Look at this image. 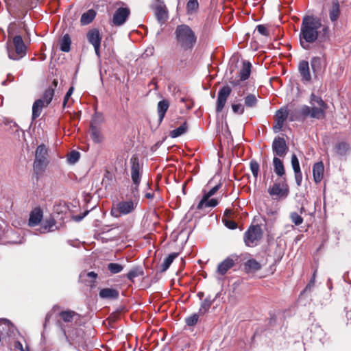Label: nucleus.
Segmentation results:
<instances>
[{"mask_svg": "<svg viewBox=\"0 0 351 351\" xmlns=\"http://www.w3.org/2000/svg\"><path fill=\"white\" fill-rule=\"evenodd\" d=\"M72 341H73V342L71 343H73V344L80 345L82 343V341L78 339H73Z\"/></svg>", "mask_w": 351, "mask_h": 351, "instance_id": "obj_61", "label": "nucleus"}, {"mask_svg": "<svg viewBox=\"0 0 351 351\" xmlns=\"http://www.w3.org/2000/svg\"><path fill=\"white\" fill-rule=\"evenodd\" d=\"M143 274V271L141 268L136 267V268L131 269L128 272L127 277L129 280L133 281L136 277H138V276L142 275Z\"/></svg>", "mask_w": 351, "mask_h": 351, "instance_id": "obj_40", "label": "nucleus"}, {"mask_svg": "<svg viewBox=\"0 0 351 351\" xmlns=\"http://www.w3.org/2000/svg\"><path fill=\"white\" fill-rule=\"evenodd\" d=\"M215 298H211V297L209 295L207 298H206L201 303L200 307L198 311V314L200 315H203L205 313H206L209 308H210L211 305L215 300Z\"/></svg>", "mask_w": 351, "mask_h": 351, "instance_id": "obj_29", "label": "nucleus"}, {"mask_svg": "<svg viewBox=\"0 0 351 351\" xmlns=\"http://www.w3.org/2000/svg\"><path fill=\"white\" fill-rule=\"evenodd\" d=\"M90 136L92 140L97 143L101 142L103 140L100 131L95 126H91Z\"/></svg>", "mask_w": 351, "mask_h": 351, "instance_id": "obj_39", "label": "nucleus"}, {"mask_svg": "<svg viewBox=\"0 0 351 351\" xmlns=\"http://www.w3.org/2000/svg\"><path fill=\"white\" fill-rule=\"evenodd\" d=\"M199 315H200L198 313H194V314L186 317V319H185L186 324L189 326H195L198 322Z\"/></svg>", "mask_w": 351, "mask_h": 351, "instance_id": "obj_42", "label": "nucleus"}, {"mask_svg": "<svg viewBox=\"0 0 351 351\" xmlns=\"http://www.w3.org/2000/svg\"><path fill=\"white\" fill-rule=\"evenodd\" d=\"M311 64L313 71L319 69L321 66V58L319 57H313L311 60Z\"/></svg>", "mask_w": 351, "mask_h": 351, "instance_id": "obj_50", "label": "nucleus"}, {"mask_svg": "<svg viewBox=\"0 0 351 351\" xmlns=\"http://www.w3.org/2000/svg\"><path fill=\"white\" fill-rule=\"evenodd\" d=\"M151 8L154 10L155 16L158 21L162 24L168 18V12L166 5H151Z\"/></svg>", "mask_w": 351, "mask_h": 351, "instance_id": "obj_20", "label": "nucleus"}, {"mask_svg": "<svg viewBox=\"0 0 351 351\" xmlns=\"http://www.w3.org/2000/svg\"><path fill=\"white\" fill-rule=\"evenodd\" d=\"M178 256V253H171L166 257L160 265V271H165L169 267L173 260Z\"/></svg>", "mask_w": 351, "mask_h": 351, "instance_id": "obj_34", "label": "nucleus"}, {"mask_svg": "<svg viewBox=\"0 0 351 351\" xmlns=\"http://www.w3.org/2000/svg\"><path fill=\"white\" fill-rule=\"evenodd\" d=\"M225 225L226 227H228L229 229L234 230L236 229L237 227V224L236 222L232 220H224Z\"/></svg>", "mask_w": 351, "mask_h": 351, "instance_id": "obj_54", "label": "nucleus"}, {"mask_svg": "<svg viewBox=\"0 0 351 351\" xmlns=\"http://www.w3.org/2000/svg\"><path fill=\"white\" fill-rule=\"evenodd\" d=\"M130 14L128 8H119L117 9L112 18V23L116 26L122 25L127 20Z\"/></svg>", "mask_w": 351, "mask_h": 351, "instance_id": "obj_14", "label": "nucleus"}, {"mask_svg": "<svg viewBox=\"0 0 351 351\" xmlns=\"http://www.w3.org/2000/svg\"><path fill=\"white\" fill-rule=\"evenodd\" d=\"M56 226V221L53 219L50 218L46 219L41 225L39 232L40 234L47 233L55 230L54 227Z\"/></svg>", "mask_w": 351, "mask_h": 351, "instance_id": "obj_28", "label": "nucleus"}, {"mask_svg": "<svg viewBox=\"0 0 351 351\" xmlns=\"http://www.w3.org/2000/svg\"><path fill=\"white\" fill-rule=\"evenodd\" d=\"M131 164V179L132 184L130 186V193H138V186L141 178V167L139 163L138 158L136 156H132L130 158Z\"/></svg>", "mask_w": 351, "mask_h": 351, "instance_id": "obj_7", "label": "nucleus"}, {"mask_svg": "<svg viewBox=\"0 0 351 351\" xmlns=\"http://www.w3.org/2000/svg\"><path fill=\"white\" fill-rule=\"evenodd\" d=\"M268 193L274 197L281 198L286 197L289 193V187L286 178H278L274 184L268 188Z\"/></svg>", "mask_w": 351, "mask_h": 351, "instance_id": "obj_8", "label": "nucleus"}, {"mask_svg": "<svg viewBox=\"0 0 351 351\" xmlns=\"http://www.w3.org/2000/svg\"><path fill=\"white\" fill-rule=\"evenodd\" d=\"M262 230L259 226H252L244 234V241L246 245L256 246L262 237Z\"/></svg>", "mask_w": 351, "mask_h": 351, "instance_id": "obj_9", "label": "nucleus"}, {"mask_svg": "<svg viewBox=\"0 0 351 351\" xmlns=\"http://www.w3.org/2000/svg\"><path fill=\"white\" fill-rule=\"evenodd\" d=\"M154 193H151V192H149V193H146L145 196L146 198L147 199H152L154 197Z\"/></svg>", "mask_w": 351, "mask_h": 351, "instance_id": "obj_59", "label": "nucleus"}, {"mask_svg": "<svg viewBox=\"0 0 351 351\" xmlns=\"http://www.w3.org/2000/svg\"><path fill=\"white\" fill-rule=\"evenodd\" d=\"M71 40L70 36L68 34L63 36L60 40V49L64 52H69L71 49Z\"/></svg>", "mask_w": 351, "mask_h": 351, "instance_id": "obj_36", "label": "nucleus"}, {"mask_svg": "<svg viewBox=\"0 0 351 351\" xmlns=\"http://www.w3.org/2000/svg\"><path fill=\"white\" fill-rule=\"evenodd\" d=\"M250 166V170H251L254 177H255L256 178L258 176V172H259L258 163L255 160H251Z\"/></svg>", "mask_w": 351, "mask_h": 351, "instance_id": "obj_47", "label": "nucleus"}, {"mask_svg": "<svg viewBox=\"0 0 351 351\" xmlns=\"http://www.w3.org/2000/svg\"><path fill=\"white\" fill-rule=\"evenodd\" d=\"M59 316L65 323L72 322L76 317H80L79 314L71 310L61 311Z\"/></svg>", "mask_w": 351, "mask_h": 351, "instance_id": "obj_27", "label": "nucleus"}, {"mask_svg": "<svg viewBox=\"0 0 351 351\" xmlns=\"http://www.w3.org/2000/svg\"><path fill=\"white\" fill-rule=\"evenodd\" d=\"M99 296L103 299H116L119 297V291L112 288H104L100 290Z\"/></svg>", "mask_w": 351, "mask_h": 351, "instance_id": "obj_26", "label": "nucleus"}, {"mask_svg": "<svg viewBox=\"0 0 351 351\" xmlns=\"http://www.w3.org/2000/svg\"><path fill=\"white\" fill-rule=\"evenodd\" d=\"M87 276L88 277H90V278H96L97 276V274L96 273H95L94 271H90L87 274Z\"/></svg>", "mask_w": 351, "mask_h": 351, "instance_id": "obj_58", "label": "nucleus"}, {"mask_svg": "<svg viewBox=\"0 0 351 351\" xmlns=\"http://www.w3.org/2000/svg\"><path fill=\"white\" fill-rule=\"evenodd\" d=\"M188 129L186 122H184L183 124H182L180 126H179L178 128L173 130L170 132V136L172 138H176L178 137L183 134H184Z\"/></svg>", "mask_w": 351, "mask_h": 351, "instance_id": "obj_37", "label": "nucleus"}, {"mask_svg": "<svg viewBox=\"0 0 351 351\" xmlns=\"http://www.w3.org/2000/svg\"><path fill=\"white\" fill-rule=\"evenodd\" d=\"M220 187H221V184H219L215 186L214 187H213L209 191H208V192L204 191V202L206 201L207 199H209L210 197H211L213 195H214L217 192V191L220 189Z\"/></svg>", "mask_w": 351, "mask_h": 351, "instance_id": "obj_44", "label": "nucleus"}, {"mask_svg": "<svg viewBox=\"0 0 351 351\" xmlns=\"http://www.w3.org/2000/svg\"><path fill=\"white\" fill-rule=\"evenodd\" d=\"M244 268L247 272H255L261 269V265L255 259L252 258L245 263Z\"/></svg>", "mask_w": 351, "mask_h": 351, "instance_id": "obj_30", "label": "nucleus"}, {"mask_svg": "<svg viewBox=\"0 0 351 351\" xmlns=\"http://www.w3.org/2000/svg\"><path fill=\"white\" fill-rule=\"evenodd\" d=\"M291 166L293 167V171L300 170L299 160L295 154H293L291 156Z\"/></svg>", "mask_w": 351, "mask_h": 351, "instance_id": "obj_49", "label": "nucleus"}, {"mask_svg": "<svg viewBox=\"0 0 351 351\" xmlns=\"http://www.w3.org/2000/svg\"><path fill=\"white\" fill-rule=\"evenodd\" d=\"M232 89L228 86L221 87L217 94L216 111L220 112L223 110L228 98L230 95Z\"/></svg>", "mask_w": 351, "mask_h": 351, "instance_id": "obj_11", "label": "nucleus"}, {"mask_svg": "<svg viewBox=\"0 0 351 351\" xmlns=\"http://www.w3.org/2000/svg\"><path fill=\"white\" fill-rule=\"evenodd\" d=\"M232 111L239 114H243L245 111V106L241 104H237L232 105Z\"/></svg>", "mask_w": 351, "mask_h": 351, "instance_id": "obj_48", "label": "nucleus"}, {"mask_svg": "<svg viewBox=\"0 0 351 351\" xmlns=\"http://www.w3.org/2000/svg\"><path fill=\"white\" fill-rule=\"evenodd\" d=\"M199 3L197 0H189L186 4V9L189 13H193L197 10Z\"/></svg>", "mask_w": 351, "mask_h": 351, "instance_id": "obj_41", "label": "nucleus"}, {"mask_svg": "<svg viewBox=\"0 0 351 351\" xmlns=\"http://www.w3.org/2000/svg\"><path fill=\"white\" fill-rule=\"evenodd\" d=\"M289 147L285 140L282 137H276L272 143V151L274 156L284 158L287 154Z\"/></svg>", "mask_w": 351, "mask_h": 351, "instance_id": "obj_10", "label": "nucleus"}, {"mask_svg": "<svg viewBox=\"0 0 351 351\" xmlns=\"http://www.w3.org/2000/svg\"><path fill=\"white\" fill-rule=\"evenodd\" d=\"M303 212H304V208L303 207H302V208H300V214H302V213H303Z\"/></svg>", "mask_w": 351, "mask_h": 351, "instance_id": "obj_63", "label": "nucleus"}, {"mask_svg": "<svg viewBox=\"0 0 351 351\" xmlns=\"http://www.w3.org/2000/svg\"><path fill=\"white\" fill-rule=\"evenodd\" d=\"M96 16V12L93 10H89L87 12H84L80 19V22L82 25H88L93 20L95 19Z\"/></svg>", "mask_w": 351, "mask_h": 351, "instance_id": "obj_32", "label": "nucleus"}, {"mask_svg": "<svg viewBox=\"0 0 351 351\" xmlns=\"http://www.w3.org/2000/svg\"><path fill=\"white\" fill-rule=\"evenodd\" d=\"M49 161L47 159V149L45 145L38 146L34 161L33 169L37 176H41L45 172Z\"/></svg>", "mask_w": 351, "mask_h": 351, "instance_id": "obj_6", "label": "nucleus"}, {"mask_svg": "<svg viewBox=\"0 0 351 351\" xmlns=\"http://www.w3.org/2000/svg\"><path fill=\"white\" fill-rule=\"evenodd\" d=\"M273 167L274 173L279 177V178H285V166L280 158L276 156L274 157Z\"/></svg>", "mask_w": 351, "mask_h": 351, "instance_id": "obj_22", "label": "nucleus"}, {"mask_svg": "<svg viewBox=\"0 0 351 351\" xmlns=\"http://www.w3.org/2000/svg\"><path fill=\"white\" fill-rule=\"evenodd\" d=\"M108 269L112 274H115L123 270V266L118 263H110L108 265Z\"/></svg>", "mask_w": 351, "mask_h": 351, "instance_id": "obj_45", "label": "nucleus"}, {"mask_svg": "<svg viewBox=\"0 0 351 351\" xmlns=\"http://www.w3.org/2000/svg\"><path fill=\"white\" fill-rule=\"evenodd\" d=\"M14 348L16 350H19L21 351H29L28 348H26L25 350L23 348V345L19 341H16L14 343Z\"/></svg>", "mask_w": 351, "mask_h": 351, "instance_id": "obj_56", "label": "nucleus"}, {"mask_svg": "<svg viewBox=\"0 0 351 351\" xmlns=\"http://www.w3.org/2000/svg\"><path fill=\"white\" fill-rule=\"evenodd\" d=\"M156 1V5H165V2L163 0H155Z\"/></svg>", "mask_w": 351, "mask_h": 351, "instance_id": "obj_60", "label": "nucleus"}, {"mask_svg": "<svg viewBox=\"0 0 351 351\" xmlns=\"http://www.w3.org/2000/svg\"><path fill=\"white\" fill-rule=\"evenodd\" d=\"M80 153L76 151H72L68 155L67 160L70 164H75L80 159Z\"/></svg>", "mask_w": 351, "mask_h": 351, "instance_id": "obj_46", "label": "nucleus"}, {"mask_svg": "<svg viewBox=\"0 0 351 351\" xmlns=\"http://www.w3.org/2000/svg\"><path fill=\"white\" fill-rule=\"evenodd\" d=\"M232 211L230 209H226L224 212L225 216H229L231 214Z\"/></svg>", "mask_w": 351, "mask_h": 351, "instance_id": "obj_62", "label": "nucleus"}, {"mask_svg": "<svg viewBox=\"0 0 351 351\" xmlns=\"http://www.w3.org/2000/svg\"><path fill=\"white\" fill-rule=\"evenodd\" d=\"M340 10H339V4L337 0L332 1V6L329 12L330 19L335 22L336 21L339 16Z\"/></svg>", "mask_w": 351, "mask_h": 351, "instance_id": "obj_33", "label": "nucleus"}, {"mask_svg": "<svg viewBox=\"0 0 351 351\" xmlns=\"http://www.w3.org/2000/svg\"><path fill=\"white\" fill-rule=\"evenodd\" d=\"M73 87H71L69 90L67 91L64 98V101H63V108H65L66 107V103L69 100V99L70 98V97L71 96V95L73 94Z\"/></svg>", "mask_w": 351, "mask_h": 351, "instance_id": "obj_53", "label": "nucleus"}, {"mask_svg": "<svg viewBox=\"0 0 351 351\" xmlns=\"http://www.w3.org/2000/svg\"><path fill=\"white\" fill-rule=\"evenodd\" d=\"M218 204V200L215 198H211L207 199L206 201L204 202V196L202 197V199L200 200V202L198 203L197 206V208L198 210H202L204 208L207 207H215Z\"/></svg>", "mask_w": 351, "mask_h": 351, "instance_id": "obj_31", "label": "nucleus"}, {"mask_svg": "<svg viewBox=\"0 0 351 351\" xmlns=\"http://www.w3.org/2000/svg\"><path fill=\"white\" fill-rule=\"evenodd\" d=\"M258 99L254 94H248L244 97V106L253 108L256 106Z\"/></svg>", "mask_w": 351, "mask_h": 351, "instance_id": "obj_35", "label": "nucleus"}, {"mask_svg": "<svg viewBox=\"0 0 351 351\" xmlns=\"http://www.w3.org/2000/svg\"><path fill=\"white\" fill-rule=\"evenodd\" d=\"M47 106L45 104V101L36 99L32 106V120L37 119L41 114L43 108Z\"/></svg>", "mask_w": 351, "mask_h": 351, "instance_id": "obj_25", "label": "nucleus"}, {"mask_svg": "<svg viewBox=\"0 0 351 351\" xmlns=\"http://www.w3.org/2000/svg\"><path fill=\"white\" fill-rule=\"evenodd\" d=\"M257 32L263 36H269V31L267 27L264 25H258L256 27Z\"/></svg>", "mask_w": 351, "mask_h": 351, "instance_id": "obj_51", "label": "nucleus"}, {"mask_svg": "<svg viewBox=\"0 0 351 351\" xmlns=\"http://www.w3.org/2000/svg\"><path fill=\"white\" fill-rule=\"evenodd\" d=\"M310 104L311 106L306 105L301 106L298 110L300 116L304 117H310L317 119H322L325 117L328 106L320 97L312 93L310 97Z\"/></svg>", "mask_w": 351, "mask_h": 351, "instance_id": "obj_2", "label": "nucleus"}, {"mask_svg": "<svg viewBox=\"0 0 351 351\" xmlns=\"http://www.w3.org/2000/svg\"><path fill=\"white\" fill-rule=\"evenodd\" d=\"M284 123L278 121H276L275 125L273 126V130L275 133L280 132L283 126Z\"/></svg>", "mask_w": 351, "mask_h": 351, "instance_id": "obj_55", "label": "nucleus"}, {"mask_svg": "<svg viewBox=\"0 0 351 351\" xmlns=\"http://www.w3.org/2000/svg\"><path fill=\"white\" fill-rule=\"evenodd\" d=\"M333 150L335 155L337 156L345 157L349 154L350 147L348 143L345 141H341L335 143Z\"/></svg>", "mask_w": 351, "mask_h": 351, "instance_id": "obj_19", "label": "nucleus"}, {"mask_svg": "<svg viewBox=\"0 0 351 351\" xmlns=\"http://www.w3.org/2000/svg\"><path fill=\"white\" fill-rule=\"evenodd\" d=\"M174 35L177 46L184 51L191 50L197 41V36L193 30L185 24L178 25Z\"/></svg>", "mask_w": 351, "mask_h": 351, "instance_id": "obj_3", "label": "nucleus"}, {"mask_svg": "<svg viewBox=\"0 0 351 351\" xmlns=\"http://www.w3.org/2000/svg\"><path fill=\"white\" fill-rule=\"evenodd\" d=\"M43 217V213L40 208H34L29 215L28 225L31 227L38 225Z\"/></svg>", "mask_w": 351, "mask_h": 351, "instance_id": "obj_21", "label": "nucleus"}, {"mask_svg": "<svg viewBox=\"0 0 351 351\" xmlns=\"http://www.w3.org/2000/svg\"><path fill=\"white\" fill-rule=\"evenodd\" d=\"M15 331L14 327L7 319H0V335L2 339L11 337Z\"/></svg>", "mask_w": 351, "mask_h": 351, "instance_id": "obj_16", "label": "nucleus"}, {"mask_svg": "<svg viewBox=\"0 0 351 351\" xmlns=\"http://www.w3.org/2000/svg\"><path fill=\"white\" fill-rule=\"evenodd\" d=\"M88 41L94 47L96 55L100 56V45L101 36L98 29H92L89 30L86 35Z\"/></svg>", "mask_w": 351, "mask_h": 351, "instance_id": "obj_13", "label": "nucleus"}, {"mask_svg": "<svg viewBox=\"0 0 351 351\" xmlns=\"http://www.w3.org/2000/svg\"><path fill=\"white\" fill-rule=\"evenodd\" d=\"M26 46L21 36H13V33L8 29V40L7 42V51L10 59L18 60L26 54Z\"/></svg>", "mask_w": 351, "mask_h": 351, "instance_id": "obj_5", "label": "nucleus"}, {"mask_svg": "<svg viewBox=\"0 0 351 351\" xmlns=\"http://www.w3.org/2000/svg\"><path fill=\"white\" fill-rule=\"evenodd\" d=\"M324 172V166L322 162H316L313 167V179L316 183L322 181Z\"/></svg>", "mask_w": 351, "mask_h": 351, "instance_id": "obj_23", "label": "nucleus"}, {"mask_svg": "<svg viewBox=\"0 0 351 351\" xmlns=\"http://www.w3.org/2000/svg\"><path fill=\"white\" fill-rule=\"evenodd\" d=\"M295 180L298 186H300L302 180V174L301 170L294 171Z\"/></svg>", "mask_w": 351, "mask_h": 351, "instance_id": "obj_52", "label": "nucleus"}, {"mask_svg": "<svg viewBox=\"0 0 351 351\" xmlns=\"http://www.w3.org/2000/svg\"><path fill=\"white\" fill-rule=\"evenodd\" d=\"M290 218L291 219V221L295 225L299 226L302 223L303 219L300 216V214L297 213L296 212H292L290 214Z\"/></svg>", "mask_w": 351, "mask_h": 351, "instance_id": "obj_43", "label": "nucleus"}, {"mask_svg": "<svg viewBox=\"0 0 351 351\" xmlns=\"http://www.w3.org/2000/svg\"><path fill=\"white\" fill-rule=\"evenodd\" d=\"M316 272H317V271L315 270L313 275V278L311 279V280L310 281L308 285L306 286V289L311 288V287H313L314 285Z\"/></svg>", "mask_w": 351, "mask_h": 351, "instance_id": "obj_57", "label": "nucleus"}, {"mask_svg": "<svg viewBox=\"0 0 351 351\" xmlns=\"http://www.w3.org/2000/svg\"><path fill=\"white\" fill-rule=\"evenodd\" d=\"M203 295H204V293H198V296H199V297H202V296H203Z\"/></svg>", "mask_w": 351, "mask_h": 351, "instance_id": "obj_64", "label": "nucleus"}, {"mask_svg": "<svg viewBox=\"0 0 351 351\" xmlns=\"http://www.w3.org/2000/svg\"><path fill=\"white\" fill-rule=\"evenodd\" d=\"M251 67H252V64L250 62H246V61L243 62L242 68L241 69V70L239 71L240 80H230V83L232 86H236L239 85L240 81H244V80H247L250 77V75L251 73Z\"/></svg>", "mask_w": 351, "mask_h": 351, "instance_id": "obj_15", "label": "nucleus"}, {"mask_svg": "<svg viewBox=\"0 0 351 351\" xmlns=\"http://www.w3.org/2000/svg\"><path fill=\"white\" fill-rule=\"evenodd\" d=\"M169 107V102L167 99L160 101L157 105L159 123H161L165 116V113Z\"/></svg>", "mask_w": 351, "mask_h": 351, "instance_id": "obj_24", "label": "nucleus"}, {"mask_svg": "<svg viewBox=\"0 0 351 351\" xmlns=\"http://www.w3.org/2000/svg\"><path fill=\"white\" fill-rule=\"evenodd\" d=\"M329 28L322 25L319 19L313 16H305L301 24L300 43L302 47L308 49L310 44L315 43L319 36L322 39L328 38Z\"/></svg>", "mask_w": 351, "mask_h": 351, "instance_id": "obj_1", "label": "nucleus"}, {"mask_svg": "<svg viewBox=\"0 0 351 351\" xmlns=\"http://www.w3.org/2000/svg\"><path fill=\"white\" fill-rule=\"evenodd\" d=\"M139 204V193H131V195L112 205L111 215L120 217L133 213Z\"/></svg>", "mask_w": 351, "mask_h": 351, "instance_id": "obj_4", "label": "nucleus"}, {"mask_svg": "<svg viewBox=\"0 0 351 351\" xmlns=\"http://www.w3.org/2000/svg\"><path fill=\"white\" fill-rule=\"evenodd\" d=\"M289 115V112L287 108H282L276 111V120L281 122H285V121L287 119Z\"/></svg>", "mask_w": 351, "mask_h": 351, "instance_id": "obj_38", "label": "nucleus"}, {"mask_svg": "<svg viewBox=\"0 0 351 351\" xmlns=\"http://www.w3.org/2000/svg\"><path fill=\"white\" fill-rule=\"evenodd\" d=\"M298 71L301 76L302 81L308 82L311 80L308 62L306 60L300 61L298 64Z\"/></svg>", "mask_w": 351, "mask_h": 351, "instance_id": "obj_17", "label": "nucleus"}, {"mask_svg": "<svg viewBox=\"0 0 351 351\" xmlns=\"http://www.w3.org/2000/svg\"><path fill=\"white\" fill-rule=\"evenodd\" d=\"M58 82L57 80H53L51 85L48 87L43 94L41 98L38 99V100H41L42 101H45V104L48 106V105L52 101L53 97L54 95L55 88L57 87Z\"/></svg>", "mask_w": 351, "mask_h": 351, "instance_id": "obj_18", "label": "nucleus"}, {"mask_svg": "<svg viewBox=\"0 0 351 351\" xmlns=\"http://www.w3.org/2000/svg\"><path fill=\"white\" fill-rule=\"evenodd\" d=\"M237 256H230L221 262L217 268V273L220 276H224L228 271L232 268L238 262Z\"/></svg>", "mask_w": 351, "mask_h": 351, "instance_id": "obj_12", "label": "nucleus"}]
</instances>
